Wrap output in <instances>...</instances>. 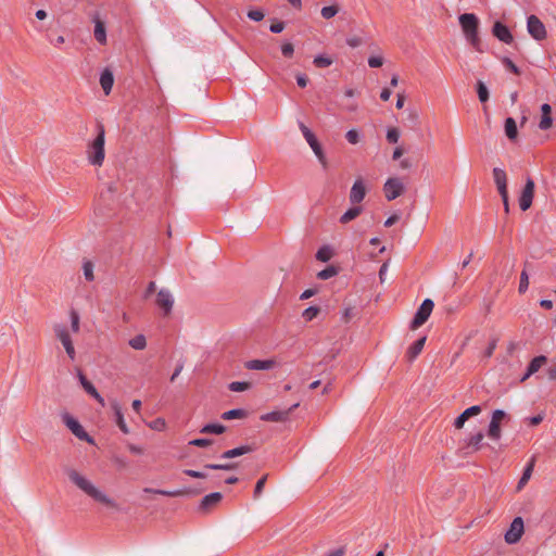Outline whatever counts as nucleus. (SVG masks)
Listing matches in <instances>:
<instances>
[{"label": "nucleus", "instance_id": "obj_1", "mask_svg": "<svg viewBox=\"0 0 556 556\" xmlns=\"http://www.w3.org/2000/svg\"><path fill=\"white\" fill-rule=\"evenodd\" d=\"M65 475L67 476L68 480L81 492H84L87 496L92 498L94 502H98L100 504H103L111 508H117V503L108 496L104 492H102L100 489H98L87 477L81 475L79 471H77L74 468H65L64 469Z\"/></svg>", "mask_w": 556, "mask_h": 556}, {"label": "nucleus", "instance_id": "obj_2", "mask_svg": "<svg viewBox=\"0 0 556 556\" xmlns=\"http://www.w3.org/2000/svg\"><path fill=\"white\" fill-rule=\"evenodd\" d=\"M97 135L87 146L88 162L93 166H102L105 159V128L101 122L96 125Z\"/></svg>", "mask_w": 556, "mask_h": 556}, {"label": "nucleus", "instance_id": "obj_3", "mask_svg": "<svg viewBox=\"0 0 556 556\" xmlns=\"http://www.w3.org/2000/svg\"><path fill=\"white\" fill-rule=\"evenodd\" d=\"M459 25L464 33L466 40L475 48L480 50L479 38V18L473 13H464L459 15Z\"/></svg>", "mask_w": 556, "mask_h": 556}, {"label": "nucleus", "instance_id": "obj_4", "mask_svg": "<svg viewBox=\"0 0 556 556\" xmlns=\"http://www.w3.org/2000/svg\"><path fill=\"white\" fill-rule=\"evenodd\" d=\"M299 127H300L305 140L307 141V143L314 151L315 155L317 156L318 161L320 162L323 167L326 168L328 165V162H327L326 155H325L323 148H321L319 141L317 140L316 136L304 123L300 122Z\"/></svg>", "mask_w": 556, "mask_h": 556}, {"label": "nucleus", "instance_id": "obj_5", "mask_svg": "<svg viewBox=\"0 0 556 556\" xmlns=\"http://www.w3.org/2000/svg\"><path fill=\"white\" fill-rule=\"evenodd\" d=\"M433 307L434 302L431 299H425L420 306L417 308V312L415 313L414 318L410 321V329L416 330L420 326H422L430 317Z\"/></svg>", "mask_w": 556, "mask_h": 556}, {"label": "nucleus", "instance_id": "obj_6", "mask_svg": "<svg viewBox=\"0 0 556 556\" xmlns=\"http://www.w3.org/2000/svg\"><path fill=\"white\" fill-rule=\"evenodd\" d=\"M483 432L479 431L466 438L458 447V454L463 457L478 452L482 447Z\"/></svg>", "mask_w": 556, "mask_h": 556}, {"label": "nucleus", "instance_id": "obj_7", "mask_svg": "<svg viewBox=\"0 0 556 556\" xmlns=\"http://www.w3.org/2000/svg\"><path fill=\"white\" fill-rule=\"evenodd\" d=\"M62 420L76 438H78L79 440H84L88 443L93 442V439L86 432L80 422L77 419H75L72 415H70L68 413H64L62 415Z\"/></svg>", "mask_w": 556, "mask_h": 556}, {"label": "nucleus", "instance_id": "obj_8", "mask_svg": "<svg viewBox=\"0 0 556 556\" xmlns=\"http://www.w3.org/2000/svg\"><path fill=\"white\" fill-rule=\"evenodd\" d=\"M535 184L532 178L528 177L522 191L519 195L518 203L521 211H528L533 202Z\"/></svg>", "mask_w": 556, "mask_h": 556}, {"label": "nucleus", "instance_id": "obj_9", "mask_svg": "<svg viewBox=\"0 0 556 556\" xmlns=\"http://www.w3.org/2000/svg\"><path fill=\"white\" fill-rule=\"evenodd\" d=\"M405 190V186L397 177L388 178L383 185L384 197L388 201L395 200Z\"/></svg>", "mask_w": 556, "mask_h": 556}, {"label": "nucleus", "instance_id": "obj_10", "mask_svg": "<svg viewBox=\"0 0 556 556\" xmlns=\"http://www.w3.org/2000/svg\"><path fill=\"white\" fill-rule=\"evenodd\" d=\"M527 29L530 36L538 41L545 39L547 36L544 24L536 15H530L528 17Z\"/></svg>", "mask_w": 556, "mask_h": 556}, {"label": "nucleus", "instance_id": "obj_11", "mask_svg": "<svg viewBox=\"0 0 556 556\" xmlns=\"http://www.w3.org/2000/svg\"><path fill=\"white\" fill-rule=\"evenodd\" d=\"M523 532H525V526H523L522 518L521 517L514 518L508 530L506 531V533L504 535L506 543H508V544L517 543L521 539Z\"/></svg>", "mask_w": 556, "mask_h": 556}, {"label": "nucleus", "instance_id": "obj_12", "mask_svg": "<svg viewBox=\"0 0 556 556\" xmlns=\"http://www.w3.org/2000/svg\"><path fill=\"white\" fill-rule=\"evenodd\" d=\"M202 489H192V488H184V489H177V490H162V489H152V488H144V493H154L163 496L168 497H178L184 495H198L202 492Z\"/></svg>", "mask_w": 556, "mask_h": 556}, {"label": "nucleus", "instance_id": "obj_13", "mask_svg": "<svg viewBox=\"0 0 556 556\" xmlns=\"http://www.w3.org/2000/svg\"><path fill=\"white\" fill-rule=\"evenodd\" d=\"M223 500L220 492H212L205 495L199 503L197 510L200 514L210 513L215 506H217Z\"/></svg>", "mask_w": 556, "mask_h": 556}, {"label": "nucleus", "instance_id": "obj_14", "mask_svg": "<svg viewBox=\"0 0 556 556\" xmlns=\"http://www.w3.org/2000/svg\"><path fill=\"white\" fill-rule=\"evenodd\" d=\"M300 403H294L288 409L285 410H273L261 416V420L269 422H281L289 418V415L299 407Z\"/></svg>", "mask_w": 556, "mask_h": 556}, {"label": "nucleus", "instance_id": "obj_15", "mask_svg": "<svg viewBox=\"0 0 556 556\" xmlns=\"http://www.w3.org/2000/svg\"><path fill=\"white\" fill-rule=\"evenodd\" d=\"M492 35L497 38L500 41L506 43V45H511L514 42V37H513V34L511 31L509 30V28L504 24L502 23L501 21H496L494 24H493V27H492Z\"/></svg>", "mask_w": 556, "mask_h": 556}, {"label": "nucleus", "instance_id": "obj_16", "mask_svg": "<svg viewBox=\"0 0 556 556\" xmlns=\"http://www.w3.org/2000/svg\"><path fill=\"white\" fill-rule=\"evenodd\" d=\"M156 305L163 309V314L168 315L174 305V298L172 293L166 289H161L156 295Z\"/></svg>", "mask_w": 556, "mask_h": 556}, {"label": "nucleus", "instance_id": "obj_17", "mask_svg": "<svg viewBox=\"0 0 556 556\" xmlns=\"http://www.w3.org/2000/svg\"><path fill=\"white\" fill-rule=\"evenodd\" d=\"M366 195V187L362 178H358L354 181L351 191H350V202L352 204L361 203Z\"/></svg>", "mask_w": 556, "mask_h": 556}, {"label": "nucleus", "instance_id": "obj_18", "mask_svg": "<svg viewBox=\"0 0 556 556\" xmlns=\"http://www.w3.org/2000/svg\"><path fill=\"white\" fill-rule=\"evenodd\" d=\"M482 408L480 405H472L468 408H466L460 415H458L454 422H453V426L456 428V429H462L465 425V422L473 417V416H477L481 413Z\"/></svg>", "mask_w": 556, "mask_h": 556}, {"label": "nucleus", "instance_id": "obj_19", "mask_svg": "<svg viewBox=\"0 0 556 556\" xmlns=\"http://www.w3.org/2000/svg\"><path fill=\"white\" fill-rule=\"evenodd\" d=\"M493 179L498 190L500 195H505L507 190V175L504 169L500 167H494L493 170Z\"/></svg>", "mask_w": 556, "mask_h": 556}, {"label": "nucleus", "instance_id": "obj_20", "mask_svg": "<svg viewBox=\"0 0 556 556\" xmlns=\"http://www.w3.org/2000/svg\"><path fill=\"white\" fill-rule=\"evenodd\" d=\"M255 450H256V447L254 445H249V444L240 445V446H237L235 448H230V450L225 451L219 456V458H222V459H230V458H235V457H239V456L245 455L248 453H252Z\"/></svg>", "mask_w": 556, "mask_h": 556}, {"label": "nucleus", "instance_id": "obj_21", "mask_svg": "<svg viewBox=\"0 0 556 556\" xmlns=\"http://www.w3.org/2000/svg\"><path fill=\"white\" fill-rule=\"evenodd\" d=\"M275 365L276 362L274 359H251L245 362L244 367L249 370H269Z\"/></svg>", "mask_w": 556, "mask_h": 556}, {"label": "nucleus", "instance_id": "obj_22", "mask_svg": "<svg viewBox=\"0 0 556 556\" xmlns=\"http://www.w3.org/2000/svg\"><path fill=\"white\" fill-rule=\"evenodd\" d=\"M552 106L548 103H543L541 105V121L539 123V128L541 130H547L552 127Z\"/></svg>", "mask_w": 556, "mask_h": 556}, {"label": "nucleus", "instance_id": "obj_23", "mask_svg": "<svg viewBox=\"0 0 556 556\" xmlns=\"http://www.w3.org/2000/svg\"><path fill=\"white\" fill-rule=\"evenodd\" d=\"M427 337L424 336L419 339H417L406 351V358L408 362H414L417 356L421 353L425 343H426Z\"/></svg>", "mask_w": 556, "mask_h": 556}, {"label": "nucleus", "instance_id": "obj_24", "mask_svg": "<svg viewBox=\"0 0 556 556\" xmlns=\"http://www.w3.org/2000/svg\"><path fill=\"white\" fill-rule=\"evenodd\" d=\"M100 85L104 91V93L108 96L112 91L113 85H114V74L113 72L106 67L102 71L100 75Z\"/></svg>", "mask_w": 556, "mask_h": 556}, {"label": "nucleus", "instance_id": "obj_25", "mask_svg": "<svg viewBox=\"0 0 556 556\" xmlns=\"http://www.w3.org/2000/svg\"><path fill=\"white\" fill-rule=\"evenodd\" d=\"M112 409L114 410L116 425L118 426L119 430L123 433L128 434L129 428L127 427V425L125 422L124 415H123L119 404L117 402H114L112 404Z\"/></svg>", "mask_w": 556, "mask_h": 556}, {"label": "nucleus", "instance_id": "obj_26", "mask_svg": "<svg viewBox=\"0 0 556 556\" xmlns=\"http://www.w3.org/2000/svg\"><path fill=\"white\" fill-rule=\"evenodd\" d=\"M54 332H55V336L61 341V343L63 344L64 348L70 346L71 344H73L71 334H70L66 326H64V325H56L54 327Z\"/></svg>", "mask_w": 556, "mask_h": 556}, {"label": "nucleus", "instance_id": "obj_27", "mask_svg": "<svg viewBox=\"0 0 556 556\" xmlns=\"http://www.w3.org/2000/svg\"><path fill=\"white\" fill-rule=\"evenodd\" d=\"M504 129H505L506 137L510 141H514V140L517 139V137H518V128H517V123H516L515 118L507 117L505 119V123H504Z\"/></svg>", "mask_w": 556, "mask_h": 556}, {"label": "nucleus", "instance_id": "obj_28", "mask_svg": "<svg viewBox=\"0 0 556 556\" xmlns=\"http://www.w3.org/2000/svg\"><path fill=\"white\" fill-rule=\"evenodd\" d=\"M534 464H535V458L532 457L529 460V463L527 464V466L525 467L522 476L520 477V479L518 481V485H517L518 490H520L531 478V475H532V471L534 468Z\"/></svg>", "mask_w": 556, "mask_h": 556}, {"label": "nucleus", "instance_id": "obj_29", "mask_svg": "<svg viewBox=\"0 0 556 556\" xmlns=\"http://www.w3.org/2000/svg\"><path fill=\"white\" fill-rule=\"evenodd\" d=\"M363 211V207L362 206H357L354 204V206L350 207L346 212H344V214L340 217V223L341 224H348L350 223L351 220L355 219L356 217H358L361 215Z\"/></svg>", "mask_w": 556, "mask_h": 556}, {"label": "nucleus", "instance_id": "obj_30", "mask_svg": "<svg viewBox=\"0 0 556 556\" xmlns=\"http://www.w3.org/2000/svg\"><path fill=\"white\" fill-rule=\"evenodd\" d=\"M530 267L529 262H525V268L520 274V280H519V287L518 292L520 294H523L529 289V275H528V268Z\"/></svg>", "mask_w": 556, "mask_h": 556}, {"label": "nucleus", "instance_id": "obj_31", "mask_svg": "<svg viewBox=\"0 0 556 556\" xmlns=\"http://www.w3.org/2000/svg\"><path fill=\"white\" fill-rule=\"evenodd\" d=\"M547 362V357L544 355L535 356L531 359L528 365V375H533Z\"/></svg>", "mask_w": 556, "mask_h": 556}, {"label": "nucleus", "instance_id": "obj_32", "mask_svg": "<svg viewBox=\"0 0 556 556\" xmlns=\"http://www.w3.org/2000/svg\"><path fill=\"white\" fill-rule=\"evenodd\" d=\"M248 413L243 408H233L222 414V418L225 420L241 419L247 417Z\"/></svg>", "mask_w": 556, "mask_h": 556}, {"label": "nucleus", "instance_id": "obj_33", "mask_svg": "<svg viewBox=\"0 0 556 556\" xmlns=\"http://www.w3.org/2000/svg\"><path fill=\"white\" fill-rule=\"evenodd\" d=\"M225 431H226V427L222 424H206L200 430L201 433H214V434H222Z\"/></svg>", "mask_w": 556, "mask_h": 556}, {"label": "nucleus", "instance_id": "obj_34", "mask_svg": "<svg viewBox=\"0 0 556 556\" xmlns=\"http://www.w3.org/2000/svg\"><path fill=\"white\" fill-rule=\"evenodd\" d=\"M476 90L480 102L485 103L490 98L489 89L485 86V84L481 80H478L476 85Z\"/></svg>", "mask_w": 556, "mask_h": 556}, {"label": "nucleus", "instance_id": "obj_35", "mask_svg": "<svg viewBox=\"0 0 556 556\" xmlns=\"http://www.w3.org/2000/svg\"><path fill=\"white\" fill-rule=\"evenodd\" d=\"M128 343L134 350L140 351L147 346V339L143 334H137Z\"/></svg>", "mask_w": 556, "mask_h": 556}, {"label": "nucleus", "instance_id": "obj_36", "mask_svg": "<svg viewBox=\"0 0 556 556\" xmlns=\"http://www.w3.org/2000/svg\"><path fill=\"white\" fill-rule=\"evenodd\" d=\"M205 469L210 470H224V471H231L238 468L237 463H225V465H214V464H205Z\"/></svg>", "mask_w": 556, "mask_h": 556}, {"label": "nucleus", "instance_id": "obj_37", "mask_svg": "<svg viewBox=\"0 0 556 556\" xmlns=\"http://www.w3.org/2000/svg\"><path fill=\"white\" fill-rule=\"evenodd\" d=\"M488 435L493 440L501 438V422L491 420L489 424Z\"/></svg>", "mask_w": 556, "mask_h": 556}, {"label": "nucleus", "instance_id": "obj_38", "mask_svg": "<svg viewBox=\"0 0 556 556\" xmlns=\"http://www.w3.org/2000/svg\"><path fill=\"white\" fill-rule=\"evenodd\" d=\"M94 38L100 43H104L106 41L105 28L103 23L100 21H98L94 26Z\"/></svg>", "mask_w": 556, "mask_h": 556}, {"label": "nucleus", "instance_id": "obj_39", "mask_svg": "<svg viewBox=\"0 0 556 556\" xmlns=\"http://www.w3.org/2000/svg\"><path fill=\"white\" fill-rule=\"evenodd\" d=\"M313 63L318 68H326L332 64V60L325 54H318L314 58Z\"/></svg>", "mask_w": 556, "mask_h": 556}, {"label": "nucleus", "instance_id": "obj_40", "mask_svg": "<svg viewBox=\"0 0 556 556\" xmlns=\"http://www.w3.org/2000/svg\"><path fill=\"white\" fill-rule=\"evenodd\" d=\"M332 256V250L328 245H324L318 249L316 258L320 262H328Z\"/></svg>", "mask_w": 556, "mask_h": 556}, {"label": "nucleus", "instance_id": "obj_41", "mask_svg": "<svg viewBox=\"0 0 556 556\" xmlns=\"http://www.w3.org/2000/svg\"><path fill=\"white\" fill-rule=\"evenodd\" d=\"M78 378L81 387L89 395L96 393V387L87 379V377L81 371L78 372Z\"/></svg>", "mask_w": 556, "mask_h": 556}, {"label": "nucleus", "instance_id": "obj_42", "mask_svg": "<svg viewBox=\"0 0 556 556\" xmlns=\"http://www.w3.org/2000/svg\"><path fill=\"white\" fill-rule=\"evenodd\" d=\"M251 383L247 381H232L228 384V389L232 392H243L250 389Z\"/></svg>", "mask_w": 556, "mask_h": 556}, {"label": "nucleus", "instance_id": "obj_43", "mask_svg": "<svg viewBox=\"0 0 556 556\" xmlns=\"http://www.w3.org/2000/svg\"><path fill=\"white\" fill-rule=\"evenodd\" d=\"M338 274V268L334 266H328L317 274V277L321 280H327L334 277Z\"/></svg>", "mask_w": 556, "mask_h": 556}, {"label": "nucleus", "instance_id": "obj_44", "mask_svg": "<svg viewBox=\"0 0 556 556\" xmlns=\"http://www.w3.org/2000/svg\"><path fill=\"white\" fill-rule=\"evenodd\" d=\"M320 308L318 306H309L302 313V317L305 321H311L319 314Z\"/></svg>", "mask_w": 556, "mask_h": 556}, {"label": "nucleus", "instance_id": "obj_45", "mask_svg": "<svg viewBox=\"0 0 556 556\" xmlns=\"http://www.w3.org/2000/svg\"><path fill=\"white\" fill-rule=\"evenodd\" d=\"M339 12V7L333 4V5H328V7H324L320 11V14L321 16L325 18V20H330L332 18L334 15H337V13Z\"/></svg>", "mask_w": 556, "mask_h": 556}, {"label": "nucleus", "instance_id": "obj_46", "mask_svg": "<svg viewBox=\"0 0 556 556\" xmlns=\"http://www.w3.org/2000/svg\"><path fill=\"white\" fill-rule=\"evenodd\" d=\"M84 276L87 281H93V264L90 261H85L83 264Z\"/></svg>", "mask_w": 556, "mask_h": 556}, {"label": "nucleus", "instance_id": "obj_47", "mask_svg": "<svg viewBox=\"0 0 556 556\" xmlns=\"http://www.w3.org/2000/svg\"><path fill=\"white\" fill-rule=\"evenodd\" d=\"M267 478H268V475H264L256 481L254 492H253L254 498H258L261 496L263 489L265 486V483L267 481Z\"/></svg>", "mask_w": 556, "mask_h": 556}, {"label": "nucleus", "instance_id": "obj_48", "mask_svg": "<svg viewBox=\"0 0 556 556\" xmlns=\"http://www.w3.org/2000/svg\"><path fill=\"white\" fill-rule=\"evenodd\" d=\"M212 443H213V440L206 439V438L193 439L189 442L190 445L197 446V447H205V446L211 445Z\"/></svg>", "mask_w": 556, "mask_h": 556}, {"label": "nucleus", "instance_id": "obj_49", "mask_svg": "<svg viewBox=\"0 0 556 556\" xmlns=\"http://www.w3.org/2000/svg\"><path fill=\"white\" fill-rule=\"evenodd\" d=\"M247 15L251 21L254 22H261L265 16L264 12L258 9L250 10Z\"/></svg>", "mask_w": 556, "mask_h": 556}, {"label": "nucleus", "instance_id": "obj_50", "mask_svg": "<svg viewBox=\"0 0 556 556\" xmlns=\"http://www.w3.org/2000/svg\"><path fill=\"white\" fill-rule=\"evenodd\" d=\"M400 139V132L396 128H389L387 130V140L389 143H396Z\"/></svg>", "mask_w": 556, "mask_h": 556}, {"label": "nucleus", "instance_id": "obj_51", "mask_svg": "<svg viewBox=\"0 0 556 556\" xmlns=\"http://www.w3.org/2000/svg\"><path fill=\"white\" fill-rule=\"evenodd\" d=\"M345 138L351 144H356L359 142V134L356 129L348 130Z\"/></svg>", "mask_w": 556, "mask_h": 556}, {"label": "nucleus", "instance_id": "obj_52", "mask_svg": "<svg viewBox=\"0 0 556 556\" xmlns=\"http://www.w3.org/2000/svg\"><path fill=\"white\" fill-rule=\"evenodd\" d=\"M345 41L351 48H357L364 43L363 38L359 36H349Z\"/></svg>", "mask_w": 556, "mask_h": 556}, {"label": "nucleus", "instance_id": "obj_53", "mask_svg": "<svg viewBox=\"0 0 556 556\" xmlns=\"http://www.w3.org/2000/svg\"><path fill=\"white\" fill-rule=\"evenodd\" d=\"M149 427L156 431H162L166 427V422L163 418H156L149 424Z\"/></svg>", "mask_w": 556, "mask_h": 556}, {"label": "nucleus", "instance_id": "obj_54", "mask_svg": "<svg viewBox=\"0 0 556 556\" xmlns=\"http://www.w3.org/2000/svg\"><path fill=\"white\" fill-rule=\"evenodd\" d=\"M281 53L285 58H292L294 53V47L291 42H285L281 46Z\"/></svg>", "mask_w": 556, "mask_h": 556}, {"label": "nucleus", "instance_id": "obj_55", "mask_svg": "<svg viewBox=\"0 0 556 556\" xmlns=\"http://www.w3.org/2000/svg\"><path fill=\"white\" fill-rule=\"evenodd\" d=\"M503 64L505 65V67L507 70H509L511 73L516 74V75H520V70L519 67L509 59V58H504L503 59Z\"/></svg>", "mask_w": 556, "mask_h": 556}, {"label": "nucleus", "instance_id": "obj_56", "mask_svg": "<svg viewBox=\"0 0 556 556\" xmlns=\"http://www.w3.org/2000/svg\"><path fill=\"white\" fill-rule=\"evenodd\" d=\"M184 473L195 479H205L207 478V473L204 471L193 470V469H185Z\"/></svg>", "mask_w": 556, "mask_h": 556}, {"label": "nucleus", "instance_id": "obj_57", "mask_svg": "<svg viewBox=\"0 0 556 556\" xmlns=\"http://www.w3.org/2000/svg\"><path fill=\"white\" fill-rule=\"evenodd\" d=\"M383 58L379 55H371L368 58V65L372 68L382 66Z\"/></svg>", "mask_w": 556, "mask_h": 556}, {"label": "nucleus", "instance_id": "obj_58", "mask_svg": "<svg viewBox=\"0 0 556 556\" xmlns=\"http://www.w3.org/2000/svg\"><path fill=\"white\" fill-rule=\"evenodd\" d=\"M286 27L285 22L282 21H275L270 24L269 30L274 34H280Z\"/></svg>", "mask_w": 556, "mask_h": 556}, {"label": "nucleus", "instance_id": "obj_59", "mask_svg": "<svg viewBox=\"0 0 556 556\" xmlns=\"http://www.w3.org/2000/svg\"><path fill=\"white\" fill-rule=\"evenodd\" d=\"M507 417H508V415L506 414V412H505V410H503V409H495V410H493V413H492V418H491V420H495V421H497V422H501L503 419H505V418H507Z\"/></svg>", "mask_w": 556, "mask_h": 556}, {"label": "nucleus", "instance_id": "obj_60", "mask_svg": "<svg viewBox=\"0 0 556 556\" xmlns=\"http://www.w3.org/2000/svg\"><path fill=\"white\" fill-rule=\"evenodd\" d=\"M544 419V414L541 413V414H538L535 416H532V417H528L526 419V421L530 425V426H538L540 425Z\"/></svg>", "mask_w": 556, "mask_h": 556}, {"label": "nucleus", "instance_id": "obj_61", "mask_svg": "<svg viewBox=\"0 0 556 556\" xmlns=\"http://www.w3.org/2000/svg\"><path fill=\"white\" fill-rule=\"evenodd\" d=\"M71 326L74 332L79 330V316L75 311L71 313Z\"/></svg>", "mask_w": 556, "mask_h": 556}, {"label": "nucleus", "instance_id": "obj_62", "mask_svg": "<svg viewBox=\"0 0 556 556\" xmlns=\"http://www.w3.org/2000/svg\"><path fill=\"white\" fill-rule=\"evenodd\" d=\"M546 375L549 380H556V359L552 361L551 366L546 369Z\"/></svg>", "mask_w": 556, "mask_h": 556}, {"label": "nucleus", "instance_id": "obj_63", "mask_svg": "<svg viewBox=\"0 0 556 556\" xmlns=\"http://www.w3.org/2000/svg\"><path fill=\"white\" fill-rule=\"evenodd\" d=\"M295 78L299 87L305 88L307 86L308 77L305 74H298Z\"/></svg>", "mask_w": 556, "mask_h": 556}, {"label": "nucleus", "instance_id": "obj_64", "mask_svg": "<svg viewBox=\"0 0 556 556\" xmlns=\"http://www.w3.org/2000/svg\"><path fill=\"white\" fill-rule=\"evenodd\" d=\"M344 555H345L344 547H338V548L331 549L327 553V556H344Z\"/></svg>", "mask_w": 556, "mask_h": 556}]
</instances>
